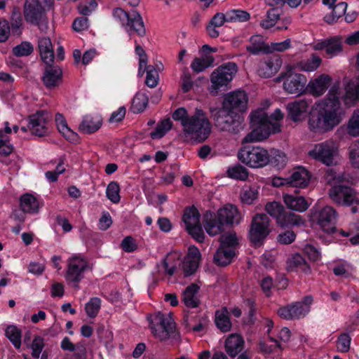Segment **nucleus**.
Returning a JSON list of instances; mask_svg holds the SVG:
<instances>
[{
    "label": "nucleus",
    "instance_id": "obj_1",
    "mask_svg": "<svg viewBox=\"0 0 359 359\" xmlns=\"http://www.w3.org/2000/svg\"><path fill=\"white\" fill-rule=\"evenodd\" d=\"M241 217L237 207L233 204H226L217 212L206 210L203 213V222L206 233L210 236L221 234L219 238V246L223 248L235 250L240 245L236 233L233 231L222 233L226 228H231L241 222Z\"/></svg>",
    "mask_w": 359,
    "mask_h": 359
},
{
    "label": "nucleus",
    "instance_id": "obj_2",
    "mask_svg": "<svg viewBox=\"0 0 359 359\" xmlns=\"http://www.w3.org/2000/svg\"><path fill=\"white\" fill-rule=\"evenodd\" d=\"M339 95V85L334 84L326 97L312 107L309 118V126L312 132L327 133L341 122L343 109Z\"/></svg>",
    "mask_w": 359,
    "mask_h": 359
},
{
    "label": "nucleus",
    "instance_id": "obj_3",
    "mask_svg": "<svg viewBox=\"0 0 359 359\" xmlns=\"http://www.w3.org/2000/svg\"><path fill=\"white\" fill-rule=\"evenodd\" d=\"M249 118L252 131L244 137L245 142L262 141L271 134L280 132V123L271 121L268 114L262 109L252 111Z\"/></svg>",
    "mask_w": 359,
    "mask_h": 359
},
{
    "label": "nucleus",
    "instance_id": "obj_4",
    "mask_svg": "<svg viewBox=\"0 0 359 359\" xmlns=\"http://www.w3.org/2000/svg\"><path fill=\"white\" fill-rule=\"evenodd\" d=\"M54 0H25L23 9L25 20L46 33L49 27L47 13L54 10Z\"/></svg>",
    "mask_w": 359,
    "mask_h": 359
},
{
    "label": "nucleus",
    "instance_id": "obj_5",
    "mask_svg": "<svg viewBox=\"0 0 359 359\" xmlns=\"http://www.w3.org/2000/svg\"><path fill=\"white\" fill-rule=\"evenodd\" d=\"M183 131L198 142L205 141L212 132V124L207 113L202 109L196 108L184 126Z\"/></svg>",
    "mask_w": 359,
    "mask_h": 359
},
{
    "label": "nucleus",
    "instance_id": "obj_6",
    "mask_svg": "<svg viewBox=\"0 0 359 359\" xmlns=\"http://www.w3.org/2000/svg\"><path fill=\"white\" fill-rule=\"evenodd\" d=\"M113 16L120 20L129 35L135 33L139 36L142 37L146 34V29L142 18L136 11L127 13L121 8H116L113 11Z\"/></svg>",
    "mask_w": 359,
    "mask_h": 359
},
{
    "label": "nucleus",
    "instance_id": "obj_7",
    "mask_svg": "<svg viewBox=\"0 0 359 359\" xmlns=\"http://www.w3.org/2000/svg\"><path fill=\"white\" fill-rule=\"evenodd\" d=\"M238 159L252 168H263L269 164V151L263 147L245 146L238 153Z\"/></svg>",
    "mask_w": 359,
    "mask_h": 359
},
{
    "label": "nucleus",
    "instance_id": "obj_8",
    "mask_svg": "<svg viewBox=\"0 0 359 359\" xmlns=\"http://www.w3.org/2000/svg\"><path fill=\"white\" fill-rule=\"evenodd\" d=\"M337 215V211L331 206L313 208L310 212V219L324 232L331 234L336 231Z\"/></svg>",
    "mask_w": 359,
    "mask_h": 359
},
{
    "label": "nucleus",
    "instance_id": "obj_9",
    "mask_svg": "<svg viewBox=\"0 0 359 359\" xmlns=\"http://www.w3.org/2000/svg\"><path fill=\"white\" fill-rule=\"evenodd\" d=\"M147 320L151 333L160 341L168 339L175 332V323L170 318L165 317L161 312H158L154 316H147Z\"/></svg>",
    "mask_w": 359,
    "mask_h": 359
},
{
    "label": "nucleus",
    "instance_id": "obj_10",
    "mask_svg": "<svg viewBox=\"0 0 359 359\" xmlns=\"http://www.w3.org/2000/svg\"><path fill=\"white\" fill-rule=\"evenodd\" d=\"M238 72V66L233 62H228L217 67L210 75L212 88L216 90H226L236 74Z\"/></svg>",
    "mask_w": 359,
    "mask_h": 359
},
{
    "label": "nucleus",
    "instance_id": "obj_11",
    "mask_svg": "<svg viewBox=\"0 0 359 359\" xmlns=\"http://www.w3.org/2000/svg\"><path fill=\"white\" fill-rule=\"evenodd\" d=\"M313 301L312 296H305L299 302L280 306L277 313L281 318L287 320L302 318L309 313Z\"/></svg>",
    "mask_w": 359,
    "mask_h": 359
},
{
    "label": "nucleus",
    "instance_id": "obj_12",
    "mask_svg": "<svg viewBox=\"0 0 359 359\" xmlns=\"http://www.w3.org/2000/svg\"><path fill=\"white\" fill-rule=\"evenodd\" d=\"M270 219L264 213L256 214L252 220L248 238L254 245L261 244L270 233Z\"/></svg>",
    "mask_w": 359,
    "mask_h": 359
},
{
    "label": "nucleus",
    "instance_id": "obj_13",
    "mask_svg": "<svg viewBox=\"0 0 359 359\" xmlns=\"http://www.w3.org/2000/svg\"><path fill=\"white\" fill-rule=\"evenodd\" d=\"M283 79V88L288 93L300 95L306 92L307 79L304 75L290 70L287 73H281L278 77V81Z\"/></svg>",
    "mask_w": 359,
    "mask_h": 359
},
{
    "label": "nucleus",
    "instance_id": "obj_14",
    "mask_svg": "<svg viewBox=\"0 0 359 359\" xmlns=\"http://www.w3.org/2000/svg\"><path fill=\"white\" fill-rule=\"evenodd\" d=\"M331 199L339 205L351 206L359 205V198L356 192L350 187L344 185H335L329 191Z\"/></svg>",
    "mask_w": 359,
    "mask_h": 359
},
{
    "label": "nucleus",
    "instance_id": "obj_15",
    "mask_svg": "<svg viewBox=\"0 0 359 359\" xmlns=\"http://www.w3.org/2000/svg\"><path fill=\"white\" fill-rule=\"evenodd\" d=\"M51 120V115L45 110L37 111L29 116L28 128L32 134L43 137L48 133V123Z\"/></svg>",
    "mask_w": 359,
    "mask_h": 359
},
{
    "label": "nucleus",
    "instance_id": "obj_16",
    "mask_svg": "<svg viewBox=\"0 0 359 359\" xmlns=\"http://www.w3.org/2000/svg\"><path fill=\"white\" fill-rule=\"evenodd\" d=\"M248 96L244 90H237L227 94L223 100L222 105L233 111L244 112L248 107Z\"/></svg>",
    "mask_w": 359,
    "mask_h": 359
},
{
    "label": "nucleus",
    "instance_id": "obj_17",
    "mask_svg": "<svg viewBox=\"0 0 359 359\" xmlns=\"http://www.w3.org/2000/svg\"><path fill=\"white\" fill-rule=\"evenodd\" d=\"M87 265L82 259L74 256L72 257L68 264L66 280L73 283L74 287H79V283L83 278V272L86 271Z\"/></svg>",
    "mask_w": 359,
    "mask_h": 359
},
{
    "label": "nucleus",
    "instance_id": "obj_18",
    "mask_svg": "<svg viewBox=\"0 0 359 359\" xmlns=\"http://www.w3.org/2000/svg\"><path fill=\"white\" fill-rule=\"evenodd\" d=\"M334 152V149L331 144L323 142L316 144L309 151V156L327 166H330L333 164Z\"/></svg>",
    "mask_w": 359,
    "mask_h": 359
},
{
    "label": "nucleus",
    "instance_id": "obj_19",
    "mask_svg": "<svg viewBox=\"0 0 359 359\" xmlns=\"http://www.w3.org/2000/svg\"><path fill=\"white\" fill-rule=\"evenodd\" d=\"M312 102V99L303 98L289 103L287 106L288 117L294 122L300 121L307 113Z\"/></svg>",
    "mask_w": 359,
    "mask_h": 359
},
{
    "label": "nucleus",
    "instance_id": "obj_20",
    "mask_svg": "<svg viewBox=\"0 0 359 359\" xmlns=\"http://www.w3.org/2000/svg\"><path fill=\"white\" fill-rule=\"evenodd\" d=\"M332 81V77L328 74H320L309 81L306 86V92L314 97H320L327 90Z\"/></svg>",
    "mask_w": 359,
    "mask_h": 359
},
{
    "label": "nucleus",
    "instance_id": "obj_21",
    "mask_svg": "<svg viewBox=\"0 0 359 359\" xmlns=\"http://www.w3.org/2000/svg\"><path fill=\"white\" fill-rule=\"evenodd\" d=\"M46 67L41 77L44 86L47 88H53L59 86L62 81V69L51 65H46Z\"/></svg>",
    "mask_w": 359,
    "mask_h": 359
},
{
    "label": "nucleus",
    "instance_id": "obj_22",
    "mask_svg": "<svg viewBox=\"0 0 359 359\" xmlns=\"http://www.w3.org/2000/svg\"><path fill=\"white\" fill-rule=\"evenodd\" d=\"M314 49L317 50H325L327 57L332 58L343 50L342 43L339 38L331 37L317 43Z\"/></svg>",
    "mask_w": 359,
    "mask_h": 359
},
{
    "label": "nucleus",
    "instance_id": "obj_23",
    "mask_svg": "<svg viewBox=\"0 0 359 359\" xmlns=\"http://www.w3.org/2000/svg\"><path fill=\"white\" fill-rule=\"evenodd\" d=\"M311 172L304 167H297L285 180L291 187L305 188L311 180Z\"/></svg>",
    "mask_w": 359,
    "mask_h": 359
},
{
    "label": "nucleus",
    "instance_id": "obj_24",
    "mask_svg": "<svg viewBox=\"0 0 359 359\" xmlns=\"http://www.w3.org/2000/svg\"><path fill=\"white\" fill-rule=\"evenodd\" d=\"M281 65L282 60L279 56L269 57L259 65L258 74L262 77L270 78L278 72Z\"/></svg>",
    "mask_w": 359,
    "mask_h": 359
},
{
    "label": "nucleus",
    "instance_id": "obj_25",
    "mask_svg": "<svg viewBox=\"0 0 359 359\" xmlns=\"http://www.w3.org/2000/svg\"><path fill=\"white\" fill-rule=\"evenodd\" d=\"M55 121L60 133L69 142L77 143L79 141V135L73 131L67 125V121L62 114L57 113Z\"/></svg>",
    "mask_w": 359,
    "mask_h": 359
},
{
    "label": "nucleus",
    "instance_id": "obj_26",
    "mask_svg": "<svg viewBox=\"0 0 359 359\" xmlns=\"http://www.w3.org/2000/svg\"><path fill=\"white\" fill-rule=\"evenodd\" d=\"M283 198L288 209L299 212L306 211L310 205L304 197L297 194H285Z\"/></svg>",
    "mask_w": 359,
    "mask_h": 359
},
{
    "label": "nucleus",
    "instance_id": "obj_27",
    "mask_svg": "<svg viewBox=\"0 0 359 359\" xmlns=\"http://www.w3.org/2000/svg\"><path fill=\"white\" fill-rule=\"evenodd\" d=\"M38 49L43 62L46 65H51L53 63L55 55L50 38H40L38 41Z\"/></svg>",
    "mask_w": 359,
    "mask_h": 359
},
{
    "label": "nucleus",
    "instance_id": "obj_28",
    "mask_svg": "<svg viewBox=\"0 0 359 359\" xmlns=\"http://www.w3.org/2000/svg\"><path fill=\"white\" fill-rule=\"evenodd\" d=\"M243 346L244 339L237 334H231L225 341V350L232 358H234L243 351Z\"/></svg>",
    "mask_w": 359,
    "mask_h": 359
},
{
    "label": "nucleus",
    "instance_id": "obj_29",
    "mask_svg": "<svg viewBox=\"0 0 359 359\" xmlns=\"http://www.w3.org/2000/svg\"><path fill=\"white\" fill-rule=\"evenodd\" d=\"M250 45L246 46L248 53L253 55L266 54L271 53L269 45L265 43L261 35H253L250 38Z\"/></svg>",
    "mask_w": 359,
    "mask_h": 359
},
{
    "label": "nucleus",
    "instance_id": "obj_30",
    "mask_svg": "<svg viewBox=\"0 0 359 359\" xmlns=\"http://www.w3.org/2000/svg\"><path fill=\"white\" fill-rule=\"evenodd\" d=\"M243 118L238 113L236 115H233V118L230 120L228 118L226 123L222 119H218L217 128L222 131L236 134L243 128Z\"/></svg>",
    "mask_w": 359,
    "mask_h": 359
},
{
    "label": "nucleus",
    "instance_id": "obj_31",
    "mask_svg": "<svg viewBox=\"0 0 359 359\" xmlns=\"http://www.w3.org/2000/svg\"><path fill=\"white\" fill-rule=\"evenodd\" d=\"M200 287L196 283H191L182 292V302L188 308L195 309L199 306L201 301L196 297Z\"/></svg>",
    "mask_w": 359,
    "mask_h": 359
},
{
    "label": "nucleus",
    "instance_id": "obj_32",
    "mask_svg": "<svg viewBox=\"0 0 359 359\" xmlns=\"http://www.w3.org/2000/svg\"><path fill=\"white\" fill-rule=\"evenodd\" d=\"M237 254L235 250L223 248L219 245L213 257L214 263L219 266H226L232 263Z\"/></svg>",
    "mask_w": 359,
    "mask_h": 359
},
{
    "label": "nucleus",
    "instance_id": "obj_33",
    "mask_svg": "<svg viewBox=\"0 0 359 359\" xmlns=\"http://www.w3.org/2000/svg\"><path fill=\"white\" fill-rule=\"evenodd\" d=\"M215 323L217 328L223 333L228 332L231 330L232 323L226 307H223L215 311Z\"/></svg>",
    "mask_w": 359,
    "mask_h": 359
},
{
    "label": "nucleus",
    "instance_id": "obj_34",
    "mask_svg": "<svg viewBox=\"0 0 359 359\" xmlns=\"http://www.w3.org/2000/svg\"><path fill=\"white\" fill-rule=\"evenodd\" d=\"M102 126V118L100 116L86 115L79 124L80 131L91 134L98 130Z\"/></svg>",
    "mask_w": 359,
    "mask_h": 359
},
{
    "label": "nucleus",
    "instance_id": "obj_35",
    "mask_svg": "<svg viewBox=\"0 0 359 359\" xmlns=\"http://www.w3.org/2000/svg\"><path fill=\"white\" fill-rule=\"evenodd\" d=\"M303 222L301 215L285 210L276 223L282 228H290L294 226H299Z\"/></svg>",
    "mask_w": 359,
    "mask_h": 359
},
{
    "label": "nucleus",
    "instance_id": "obj_36",
    "mask_svg": "<svg viewBox=\"0 0 359 359\" xmlns=\"http://www.w3.org/2000/svg\"><path fill=\"white\" fill-rule=\"evenodd\" d=\"M20 207L23 212L36 213L39 211V203L32 194L26 193L20 198Z\"/></svg>",
    "mask_w": 359,
    "mask_h": 359
},
{
    "label": "nucleus",
    "instance_id": "obj_37",
    "mask_svg": "<svg viewBox=\"0 0 359 359\" xmlns=\"http://www.w3.org/2000/svg\"><path fill=\"white\" fill-rule=\"evenodd\" d=\"M287 268L290 271H301L306 274L311 272L309 264L304 257L299 253H296L289 258Z\"/></svg>",
    "mask_w": 359,
    "mask_h": 359
},
{
    "label": "nucleus",
    "instance_id": "obj_38",
    "mask_svg": "<svg viewBox=\"0 0 359 359\" xmlns=\"http://www.w3.org/2000/svg\"><path fill=\"white\" fill-rule=\"evenodd\" d=\"M201 217L198 210L193 205L184 208L182 220L186 228L200 222Z\"/></svg>",
    "mask_w": 359,
    "mask_h": 359
},
{
    "label": "nucleus",
    "instance_id": "obj_39",
    "mask_svg": "<svg viewBox=\"0 0 359 359\" xmlns=\"http://www.w3.org/2000/svg\"><path fill=\"white\" fill-rule=\"evenodd\" d=\"M210 111L211 114V116L212 117L215 125L216 128L217 127V120L222 119L224 122H226L227 119L230 120L233 118V115H236L238 114L236 111H233L231 110L228 109L227 108H224V105H222L221 107H210Z\"/></svg>",
    "mask_w": 359,
    "mask_h": 359
},
{
    "label": "nucleus",
    "instance_id": "obj_40",
    "mask_svg": "<svg viewBox=\"0 0 359 359\" xmlns=\"http://www.w3.org/2000/svg\"><path fill=\"white\" fill-rule=\"evenodd\" d=\"M347 6L348 5L346 2H339L332 8V11L330 13L325 15L324 21L330 25L336 22L339 18L345 14Z\"/></svg>",
    "mask_w": 359,
    "mask_h": 359
},
{
    "label": "nucleus",
    "instance_id": "obj_41",
    "mask_svg": "<svg viewBox=\"0 0 359 359\" xmlns=\"http://www.w3.org/2000/svg\"><path fill=\"white\" fill-rule=\"evenodd\" d=\"M322 59L316 53H312L306 59L302 60L299 63V68L304 72H313L321 65Z\"/></svg>",
    "mask_w": 359,
    "mask_h": 359
},
{
    "label": "nucleus",
    "instance_id": "obj_42",
    "mask_svg": "<svg viewBox=\"0 0 359 359\" xmlns=\"http://www.w3.org/2000/svg\"><path fill=\"white\" fill-rule=\"evenodd\" d=\"M214 62L215 58L212 55H203L201 58L196 57L191 62V67L194 72L199 73L212 66Z\"/></svg>",
    "mask_w": 359,
    "mask_h": 359
},
{
    "label": "nucleus",
    "instance_id": "obj_43",
    "mask_svg": "<svg viewBox=\"0 0 359 359\" xmlns=\"http://www.w3.org/2000/svg\"><path fill=\"white\" fill-rule=\"evenodd\" d=\"M148 102L149 96L144 93L138 92L133 99L131 109L134 113H141L146 109Z\"/></svg>",
    "mask_w": 359,
    "mask_h": 359
},
{
    "label": "nucleus",
    "instance_id": "obj_44",
    "mask_svg": "<svg viewBox=\"0 0 359 359\" xmlns=\"http://www.w3.org/2000/svg\"><path fill=\"white\" fill-rule=\"evenodd\" d=\"M172 126V123L170 118H165L158 123L155 130L150 133V137L152 140H158L165 136Z\"/></svg>",
    "mask_w": 359,
    "mask_h": 359
},
{
    "label": "nucleus",
    "instance_id": "obj_45",
    "mask_svg": "<svg viewBox=\"0 0 359 359\" xmlns=\"http://www.w3.org/2000/svg\"><path fill=\"white\" fill-rule=\"evenodd\" d=\"M6 337L10 340L15 348H20L22 344V332L15 325L7 326L5 330Z\"/></svg>",
    "mask_w": 359,
    "mask_h": 359
},
{
    "label": "nucleus",
    "instance_id": "obj_46",
    "mask_svg": "<svg viewBox=\"0 0 359 359\" xmlns=\"http://www.w3.org/2000/svg\"><path fill=\"white\" fill-rule=\"evenodd\" d=\"M226 172L229 177L241 181H245L249 175L248 169L240 164L229 167Z\"/></svg>",
    "mask_w": 359,
    "mask_h": 359
},
{
    "label": "nucleus",
    "instance_id": "obj_47",
    "mask_svg": "<svg viewBox=\"0 0 359 359\" xmlns=\"http://www.w3.org/2000/svg\"><path fill=\"white\" fill-rule=\"evenodd\" d=\"M226 18H227V22H244L250 19V15L245 11L233 9L226 12Z\"/></svg>",
    "mask_w": 359,
    "mask_h": 359
},
{
    "label": "nucleus",
    "instance_id": "obj_48",
    "mask_svg": "<svg viewBox=\"0 0 359 359\" xmlns=\"http://www.w3.org/2000/svg\"><path fill=\"white\" fill-rule=\"evenodd\" d=\"M269 164L280 169L286 164V156L285 154L278 149H272L269 153Z\"/></svg>",
    "mask_w": 359,
    "mask_h": 359
},
{
    "label": "nucleus",
    "instance_id": "obj_49",
    "mask_svg": "<svg viewBox=\"0 0 359 359\" xmlns=\"http://www.w3.org/2000/svg\"><path fill=\"white\" fill-rule=\"evenodd\" d=\"M279 18V9L278 8H272L267 11L266 18L261 21L260 26L265 29H269L276 25Z\"/></svg>",
    "mask_w": 359,
    "mask_h": 359
},
{
    "label": "nucleus",
    "instance_id": "obj_50",
    "mask_svg": "<svg viewBox=\"0 0 359 359\" xmlns=\"http://www.w3.org/2000/svg\"><path fill=\"white\" fill-rule=\"evenodd\" d=\"M120 186L117 182L111 181L107 185L106 196L113 203H118L121 201Z\"/></svg>",
    "mask_w": 359,
    "mask_h": 359
},
{
    "label": "nucleus",
    "instance_id": "obj_51",
    "mask_svg": "<svg viewBox=\"0 0 359 359\" xmlns=\"http://www.w3.org/2000/svg\"><path fill=\"white\" fill-rule=\"evenodd\" d=\"M33 51L34 46L29 41H22L12 49L13 54L16 57H27L30 55Z\"/></svg>",
    "mask_w": 359,
    "mask_h": 359
},
{
    "label": "nucleus",
    "instance_id": "obj_52",
    "mask_svg": "<svg viewBox=\"0 0 359 359\" xmlns=\"http://www.w3.org/2000/svg\"><path fill=\"white\" fill-rule=\"evenodd\" d=\"M101 299L99 297H91L86 303L85 310L90 318H94L97 316L101 307Z\"/></svg>",
    "mask_w": 359,
    "mask_h": 359
},
{
    "label": "nucleus",
    "instance_id": "obj_53",
    "mask_svg": "<svg viewBox=\"0 0 359 359\" xmlns=\"http://www.w3.org/2000/svg\"><path fill=\"white\" fill-rule=\"evenodd\" d=\"M285 210V207L280 203L277 201L269 202L265 206V210L266 212L275 218L276 222L279 219Z\"/></svg>",
    "mask_w": 359,
    "mask_h": 359
},
{
    "label": "nucleus",
    "instance_id": "obj_54",
    "mask_svg": "<svg viewBox=\"0 0 359 359\" xmlns=\"http://www.w3.org/2000/svg\"><path fill=\"white\" fill-rule=\"evenodd\" d=\"M187 232L198 243H203L205 233L201 222L185 228Z\"/></svg>",
    "mask_w": 359,
    "mask_h": 359
},
{
    "label": "nucleus",
    "instance_id": "obj_55",
    "mask_svg": "<svg viewBox=\"0 0 359 359\" xmlns=\"http://www.w3.org/2000/svg\"><path fill=\"white\" fill-rule=\"evenodd\" d=\"M351 341V337L348 333H341L338 337L337 342V347L338 351L341 353H347L350 349Z\"/></svg>",
    "mask_w": 359,
    "mask_h": 359
},
{
    "label": "nucleus",
    "instance_id": "obj_56",
    "mask_svg": "<svg viewBox=\"0 0 359 359\" xmlns=\"http://www.w3.org/2000/svg\"><path fill=\"white\" fill-rule=\"evenodd\" d=\"M158 74L154 66L149 65L147 68V76L145 84L149 88H154L157 86Z\"/></svg>",
    "mask_w": 359,
    "mask_h": 359
},
{
    "label": "nucleus",
    "instance_id": "obj_57",
    "mask_svg": "<svg viewBox=\"0 0 359 359\" xmlns=\"http://www.w3.org/2000/svg\"><path fill=\"white\" fill-rule=\"evenodd\" d=\"M257 189L251 187L244 189L241 194L242 202L248 205L252 204L255 200L257 199Z\"/></svg>",
    "mask_w": 359,
    "mask_h": 359
},
{
    "label": "nucleus",
    "instance_id": "obj_58",
    "mask_svg": "<svg viewBox=\"0 0 359 359\" xmlns=\"http://www.w3.org/2000/svg\"><path fill=\"white\" fill-rule=\"evenodd\" d=\"M191 115L188 114L187 110L184 107H179L174 111L172 117L175 121H180L182 128L187 124Z\"/></svg>",
    "mask_w": 359,
    "mask_h": 359
},
{
    "label": "nucleus",
    "instance_id": "obj_59",
    "mask_svg": "<svg viewBox=\"0 0 359 359\" xmlns=\"http://www.w3.org/2000/svg\"><path fill=\"white\" fill-rule=\"evenodd\" d=\"M29 346L32 349V356L34 358H39L44 347L43 339L40 336H36Z\"/></svg>",
    "mask_w": 359,
    "mask_h": 359
},
{
    "label": "nucleus",
    "instance_id": "obj_60",
    "mask_svg": "<svg viewBox=\"0 0 359 359\" xmlns=\"http://www.w3.org/2000/svg\"><path fill=\"white\" fill-rule=\"evenodd\" d=\"M303 252L311 262H316L321 259L320 252L313 245H306L303 249Z\"/></svg>",
    "mask_w": 359,
    "mask_h": 359
},
{
    "label": "nucleus",
    "instance_id": "obj_61",
    "mask_svg": "<svg viewBox=\"0 0 359 359\" xmlns=\"http://www.w3.org/2000/svg\"><path fill=\"white\" fill-rule=\"evenodd\" d=\"M199 266V263L195 260L184 259L182 263V269L185 277L190 276L196 273Z\"/></svg>",
    "mask_w": 359,
    "mask_h": 359
},
{
    "label": "nucleus",
    "instance_id": "obj_62",
    "mask_svg": "<svg viewBox=\"0 0 359 359\" xmlns=\"http://www.w3.org/2000/svg\"><path fill=\"white\" fill-rule=\"evenodd\" d=\"M121 248L124 252L130 253L137 249V245L133 236H128L122 240Z\"/></svg>",
    "mask_w": 359,
    "mask_h": 359
},
{
    "label": "nucleus",
    "instance_id": "obj_63",
    "mask_svg": "<svg viewBox=\"0 0 359 359\" xmlns=\"http://www.w3.org/2000/svg\"><path fill=\"white\" fill-rule=\"evenodd\" d=\"M97 7V3L95 0H88L85 3L80 4L78 6V9L81 14L86 16L89 15Z\"/></svg>",
    "mask_w": 359,
    "mask_h": 359
},
{
    "label": "nucleus",
    "instance_id": "obj_64",
    "mask_svg": "<svg viewBox=\"0 0 359 359\" xmlns=\"http://www.w3.org/2000/svg\"><path fill=\"white\" fill-rule=\"evenodd\" d=\"M296 233L293 231L287 230L280 233L277 236V241L282 245H289L294 242Z\"/></svg>",
    "mask_w": 359,
    "mask_h": 359
}]
</instances>
